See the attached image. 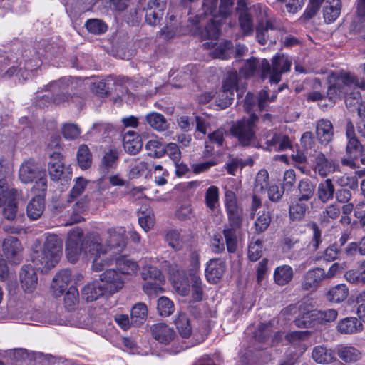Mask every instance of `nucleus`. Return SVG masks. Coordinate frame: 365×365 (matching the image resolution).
I'll list each match as a JSON object with an SVG mask.
<instances>
[{"label": "nucleus", "instance_id": "obj_29", "mask_svg": "<svg viewBox=\"0 0 365 365\" xmlns=\"http://www.w3.org/2000/svg\"><path fill=\"white\" fill-rule=\"evenodd\" d=\"M338 356L346 363H354L361 358V351L354 346L340 345L337 347Z\"/></svg>", "mask_w": 365, "mask_h": 365}, {"label": "nucleus", "instance_id": "obj_17", "mask_svg": "<svg viewBox=\"0 0 365 365\" xmlns=\"http://www.w3.org/2000/svg\"><path fill=\"white\" fill-rule=\"evenodd\" d=\"M225 269L226 264L224 260L221 259H210L205 269L207 280L212 284L217 283L223 276Z\"/></svg>", "mask_w": 365, "mask_h": 365}, {"label": "nucleus", "instance_id": "obj_27", "mask_svg": "<svg viewBox=\"0 0 365 365\" xmlns=\"http://www.w3.org/2000/svg\"><path fill=\"white\" fill-rule=\"evenodd\" d=\"M64 164L62 156L58 153H53L50 156L48 173L51 180H58L63 173Z\"/></svg>", "mask_w": 365, "mask_h": 365}, {"label": "nucleus", "instance_id": "obj_23", "mask_svg": "<svg viewBox=\"0 0 365 365\" xmlns=\"http://www.w3.org/2000/svg\"><path fill=\"white\" fill-rule=\"evenodd\" d=\"M123 145L125 152L135 155L143 147L140 136L134 131H128L123 135Z\"/></svg>", "mask_w": 365, "mask_h": 365}, {"label": "nucleus", "instance_id": "obj_6", "mask_svg": "<svg viewBox=\"0 0 365 365\" xmlns=\"http://www.w3.org/2000/svg\"><path fill=\"white\" fill-rule=\"evenodd\" d=\"M19 178L24 184L35 182L34 189L38 192H43L46 190V174L33 160H27L21 163L19 170Z\"/></svg>", "mask_w": 365, "mask_h": 365}, {"label": "nucleus", "instance_id": "obj_45", "mask_svg": "<svg viewBox=\"0 0 365 365\" xmlns=\"http://www.w3.org/2000/svg\"><path fill=\"white\" fill-rule=\"evenodd\" d=\"M77 160L78 165L82 170H86L91 165L92 155L86 145L82 144L78 147Z\"/></svg>", "mask_w": 365, "mask_h": 365}, {"label": "nucleus", "instance_id": "obj_7", "mask_svg": "<svg viewBox=\"0 0 365 365\" xmlns=\"http://www.w3.org/2000/svg\"><path fill=\"white\" fill-rule=\"evenodd\" d=\"M238 75L236 71L227 74L222 88L214 94L216 106L225 109L231 105L234 98V91L237 89Z\"/></svg>", "mask_w": 365, "mask_h": 365}, {"label": "nucleus", "instance_id": "obj_15", "mask_svg": "<svg viewBox=\"0 0 365 365\" xmlns=\"http://www.w3.org/2000/svg\"><path fill=\"white\" fill-rule=\"evenodd\" d=\"M346 135L347 138L346 154L351 158H357L362 151V145L356 138L354 126L350 120L346 124Z\"/></svg>", "mask_w": 365, "mask_h": 365}, {"label": "nucleus", "instance_id": "obj_33", "mask_svg": "<svg viewBox=\"0 0 365 365\" xmlns=\"http://www.w3.org/2000/svg\"><path fill=\"white\" fill-rule=\"evenodd\" d=\"M293 274V269L290 266H279L274 272V280L277 284L284 286L292 279Z\"/></svg>", "mask_w": 365, "mask_h": 365}, {"label": "nucleus", "instance_id": "obj_54", "mask_svg": "<svg viewBox=\"0 0 365 365\" xmlns=\"http://www.w3.org/2000/svg\"><path fill=\"white\" fill-rule=\"evenodd\" d=\"M87 185V181L83 178H78L72 189L70 191L68 202H73L84 191Z\"/></svg>", "mask_w": 365, "mask_h": 365}, {"label": "nucleus", "instance_id": "obj_16", "mask_svg": "<svg viewBox=\"0 0 365 365\" xmlns=\"http://www.w3.org/2000/svg\"><path fill=\"white\" fill-rule=\"evenodd\" d=\"M337 165L332 160L327 158L322 153H319L314 158V171L322 178L333 173L336 170Z\"/></svg>", "mask_w": 365, "mask_h": 365}, {"label": "nucleus", "instance_id": "obj_62", "mask_svg": "<svg viewBox=\"0 0 365 365\" xmlns=\"http://www.w3.org/2000/svg\"><path fill=\"white\" fill-rule=\"evenodd\" d=\"M65 307L68 309H73L78 302V292L74 287H71L66 292L64 298Z\"/></svg>", "mask_w": 365, "mask_h": 365}, {"label": "nucleus", "instance_id": "obj_28", "mask_svg": "<svg viewBox=\"0 0 365 365\" xmlns=\"http://www.w3.org/2000/svg\"><path fill=\"white\" fill-rule=\"evenodd\" d=\"M316 133L319 140L322 143H328L334 135L333 126L328 120L322 119L318 121L316 127Z\"/></svg>", "mask_w": 365, "mask_h": 365}, {"label": "nucleus", "instance_id": "obj_48", "mask_svg": "<svg viewBox=\"0 0 365 365\" xmlns=\"http://www.w3.org/2000/svg\"><path fill=\"white\" fill-rule=\"evenodd\" d=\"M61 50L62 48L54 43H48L46 41L43 40L39 42L37 53L47 58L55 56L57 53H60Z\"/></svg>", "mask_w": 365, "mask_h": 365}, {"label": "nucleus", "instance_id": "obj_8", "mask_svg": "<svg viewBox=\"0 0 365 365\" xmlns=\"http://www.w3.org/2000/svg\"><path fill=\"white\" fill-rule=\"evenodd\" d=\"M99 280L106 294H113L124 286L125 280L122 274L114 269H109L101 273Z\"/></svg>", "mask_w": 365, "mask_h": 365}, {"label": "nucleus", "instance_id": "obj_60", "mask_svg": "<svg viewBox=\"0 0 365 365\" xmlns=\"http://www.w3.org/2000/svg\"><path fill=\"white\" fill-rule=\"evenodd\" d=\"M269 184V175L266 170H261L256 176L255 190L256 192H262L267 188Z\"/></svg>", "mask_w": 365, "mask_h": 365}, {"label": "nucleus", "instance_id": "obj_38", "mask_svg": "<svg viewBox=\"0 0 365 365\" xmlns=\"http://www.w3.org/2000/svg\"><path fill=\"white\" fill-rule=\"evenodd\" d=\"M88 208L87 200L85 198H81L78 200L73 207L72 212L70 216L69 224H75L81 222L83 220L82 215L86 211Z\"/></svg>", "mask_w": 365, "mask_h": 365}, {"label": "nucleus", "instance_id": "obj_20", "mask_svg": "<svg viewBox=\"0 0 365 365\" xmlns=\"http://www.w3.org/2000/svg\"><path fill=\"white\" fill-rule=\"evenodd\" d=\"M152 335L155 339L162 344H169L176 336L175 331L163 323H158L151 327Z\"/></svg>", "mask_w": 365, "mask_h": 365}, {"label": "nucleus", "instance_id": "obj_24", "mask_svg": "<svg viewBox=\"0 0 365 365\" xmlns=\"http://www.w3.org/2000/svg\"><path fill=\"white\" fill-rule=\"evenodd\" d=\"M336 329L342 334H354L362 331L363 324L356 317H346L338 322Z\"/></svg>", "mask_w": 365, "mask_h": 365}, {"label": "nucleus", "instance_id": "obj_36", "mask_svg": "<svg viewBox=\"0 0 365 365\" xmlns=\"http://www.w3.org/2000/svg\"><path fill=\"white\" fill-rule=\"evenodd\" d=\"M165 241L172 249L176 251L181 250L185 244L183 235L177 230L168 231L165 235Z\"/></svg>", "mask_w": 365, "mask_h": 365}, {"label": "nucleus", "instance_id": "obj_18", "mask_svg": "<svg viewBox=\"0 0 365 365\" xmlns=\"http://www.w3.org/2000/svg\"><path fill=\"white\" fill-rule=\"evenodd\" d=\"M71 272L69 269H62L56 273L51 284V290L54 297H59L64 293L71 282Z\"/></svg>", "mask_w": 365, "mask_h": 365}, {"label": "nucleus", "instance_id": "obj_40", "mask_svg": "<svg viewBox=\"0 0 365 365\" xmlns=\"http://www.w3.org/2000/svg\"><path fill=\"white\" fill-rule=\"evenodd\" d=\"M349 290L344 284H338L331 288L327 293V299L329 302L339 303L346 299Z\"/></svg>", "mask_w": 365, "mask_h": 365}, {"label": "nucleus", "instance_id": "obj_32", "mask_svg": "<svg viewBox=\"0 0 365 365\" xmlns=\"http://www.w3.org/2000/svg\"><path fill=\"white\" fill-rule=\"evenodd\" d=\"M145 120L152 128L159 132L165 131L169 127V123L164 115L157 112L148 113Z\"/></svg>", "mask_w": 365, "mask_h": 365}, {"label": "nucleus", "instance_id": "obj_13", "mask_svg": "<svg viewBox=\"0 0 365 365\" xmlns=\"http://www.w3.org/2000/svg\"><path fill=\"white\" fill-rule=\"evenodd\" d=\"M270 71V63L266 59L261 61L255 58L247 60L240 68V73L246 78L260 74L262 78L267 77V73Z\"/></svg>", "mask_w": 365, "mask_h": 365}, {"label": "nucleus", "instance_id": "obj_49", "mask_svg": "<svg viewBox=\"0 0 365 365\" xmlns=\"http://www.w3.org/2000/svg\"><path fill=\"white\" fill-rule=\"evenodd\" d=\"M314 310H311L309 308H301L300 314L298 317L294 320V324L298 327H312L317 324V320H312V319L308 318L310 314H312Z\"/></svg>", "mask_w": 365, "mask_h": 365}, {"label": "nucleus", "instance_id": "obj_21", "mask_svg": "<svg viewBox=\"0 0 365 365\" xmlns=\"http://www.w3.org/2000/svg\"><path fill=\"white\" fill-rule=\"evenodd\" d=\"M323 279H324L323 269L316 268L309 270L303 277L302 287L304 290L313 291L317 289Z\"/></svg>", "mask_w": 365, "mask_h": 365}, {"label": "nucleus", "instance_id": "obj_52", "mask_svg": "<svg viewBox=\"0 0 365 365\" xmlns=\"http://www.w3.org/2000/svg\"><path fill=\"white\" fill-rule=\"evenodd\" d=\"M141 277L145 281L153 279L160 282H163L165 280L161 271L157 267L150 265L143 267Z\"/></svg>", "mask_w": 365, "mask_h": 365}, {"label": "nucleus", "instance_id": "obj_25", "mask_svg": "<svg viewBox=\"0 0 365 365\" xmlns=\"http://www.w3.org/2000/svg\"><path fill=\"white\" fill-rule=\"evenodd\" d=\"M43 192L38 194L33 197L29 202L26 212L28 217L31 220H36L41 216L45 208Z\"/></svg>", "mask_w": 365, "mask_h": 365}, {"label": "nucleus", "instance_id": "obj_39", "mask_svg": "<svg viewBox=\"0 0 365 365\" xmlns=\"http://www.w3.org/2000/svg\"><path fill=\"white\" fill-rule=\"evenodd\" d=\"M220 190L217 186L209 187L205 195V205L210 210L215 212L219 207Z\"/></svg>", "mask_w": 365, "mask_h": 365}, {"label": "nucleus", "instance_id": "obj_19", "mask_svg": "<svg viewBox=\"0 0 365 365\" xmlns=\"http://www.w3.org/2000/svg\"><path fill=\"white\" fill-rule=\"evenodd\" d=\"M20 282L25 292H32L36 289L38 283L35 269L31 265L24 266L20 273Z\"/></svg>", "mask_w": 365, "mask_h": 365}, {"label": "nucleus", "instance_id": "obj_31", "mask_svg": "<svg viewBox=\"0 0 365 365\" xmlns=\"http://www.w3.org/2000/svg\"><path fill=\"white\" fill-rule=\"evenodd\" d=\"M308 318L317 320V324H327L334 322L338 317V311L335 309H327L324 310H314Z\"/></svg>", "mask_w": 365, "mask_h": 365}, {"label": "nucleus", "instance_id": "obj_56", "mask_svg": "<svg viewBox=\"0 0 365 365\" xmlns=\"http://www.w3.org/2000/svg\"><path fill=\"white\" fill-rule=\"evenodd\" d=\"M61 133L66 139L74 140L80 136L81 129L75 123H66L62 125Z\"/></svg>", "mask_w": 365, "mask_h": 365}, {"label": "nucleus", "instance_id": "obj_47", "mask_svg": "<svg viewBox=\"0 0 365 365\" xmlns=\"http://www.w3.org/2000/svg\"><path fill=\"white\" fill-rule=\"evenodd\" d=\"M307 205L299 199L291 202L289 212L292 220H300L304 215L307 210Z\"/></svg>", "mask_w": 365, "mask_h": 365}, {"label": "nucleus", "instance_id": "obj_35", "mask_svg": "<svg viewBox=\"0 0 365 365\" xmlns=\"http://www.w3.org/2000/svg\"><path fill=\"white\" fill-rule=\"evenodd\" d=\"M341 9V0H327L324 8V17L328 21H334L339 16Z\"/></svg>", "mask_w": 365, "mask_h": 365}, {"label": "nucleus", "instance_id": "obj_55", "mask_svg": "<svg viewBox=\"0 0 365 365\" xmlns=\"http://www.w3.org/2000/svg\"><path fill=\"white\" fill-rule=\"evenodd\" d=\"M271 222V216L269 212H259L258 217L255 222V228L257 233L264 232Z\"/></svg>", "mask_w": 365, "mask_h": 365}, {"label": "nucleus", "instance_id": "obj_1", "mask_svg": "<svg viewBox=\"0 0 365 365\" xmlns=\"http://www.w3.org/2000/svg\"><path fill=\"white\" fill-rule=\"evenodd\" d=\"M125 232L123 227H115L107 229L103 237L97 232L84 237L83 230L75 227L68 233L67 258L75 263L81 257H89L94 272H101L115 262L120 274H134L139 268L137 262L120 255L126 246Z\"/></svg>", "mask_w": 365, "mask_h": 365}, {"label": "nucleus", "instance_id": "obj_41", "mask_svg": "<svg viewBox=\"0 0 365 365\" xmlns=\"http://www.w3.org/2000/svg\"><path fill=\"white\" fill-rule=\"evenodd\" d=\"M312 354V359L318 364H328L334 359L331 351L323 346L314 347Z\"/></svg>", "mask_w": 365, "mask_h": 365}, {"label": "nucleus", "instance_id": "obj_51", "mask_svg": "<svg viewBox=\"0 0 365 365\" xmlns=\"http://www.w3.org/2000/svg\"><path fill=\"white\" fill-rule=\"evenodd\" d=\"M263 241L260 239L252 240L248 246V258L250 261H257L262 255Z\"/></svg>", "mask_w": 365, "mask_h": 365}, {"label": "nucleus", "instance_id": "obj_58", "mask_svg": "<svg viewBox=\"0 0 365 365\" xmlns=\"http://www.w3.org/2000/svg\"><path fill=\"white\" fill-rule=\"evenodd\" d=\"M220 24H205V30L195 33V35L200 36L202 38L215 40L220 35Z\"/></svg>", "mask_w": 365, "mask_h": 365}, {"label": "nucleus", "instance_id": "obj_59", "mask_svg": "<svg viewBox=\"0 0 365 365\" xmlns=\"http://www.w3.org/2000/svg\"><path fill=\"white\" fill-rule=\"evenodd\" d=\"M218 0H203L202 10L204 16H210L211 18L208 23H216L212 18L217 17V4Z\"/></svg>", "mask_w": 365, "mask_h": 365}, {"label": "nucleus", "instance_id": "obj_11", "mask_svg": "<svg viewBox=\"0 0 365 365\" xmlns=\"http://www.w3.org/2000/svg\"><path fill=\"white\" fill-rule=\"evenodd\" d=\"M168 274L175 291L182 296L187 295L190 286L185 271L178 264H172L168 266Z\"/></svg>", "mask_w": 365, "mask_h": 365}, {"label": "nucleus", "instance_id": "obj_34", "mask_svg": "<svg viewBox=\"0 0 365 365\" xmlns=\"http://www.w3.org/2000/svg\"><path fill=\"white\" fill-rule=\"evenodd\" d=\"M148 308L144 303H138L131 309L130 322L134 326H140L147 319Z\"/></svg>", "mask_w": 365, "mask_h": 365}, {"label": "nucleus", "instance_id": "obj_10", "mask_svg": "<svg viewBox=\"0 0 365 365\" xmlns=\"http://www.w3.org/2000/svg\"><path fill=\"white\" fill-rule=\"evenodd\" d=\"M292 62L289 57L284 54H276L272 59L270 71L267 73L269 76L271 83H277L281 81L282 74L290 71Z\"/></svg>", "mask_w": 365, "mask_h": 365}, {"label": "nucleus", "instance_id": "obj_53", "mask_svg": "<svg viewBox=\"0 0 365 365\" xmlns=\"http://www.w3.org/2000/svg\"><path fill=\"white\" fill-rule=\"evenodd\" d=\"M157 309L160 316L168 317L174 312V304L168 297H161L158 300Z\"/></svg>", "mask_w": 365, "mask_h": 365}, {"label": "nucleus", "instance_id": "obj_14", "mask_svg": "<svg viewBox=\"0 0 365 365\" xmlns=\"http://www.w3.org/2000/svg\"><path fill=\"white\" fill-rule=\"evenodd\" d=\"M3 252L8 260L13 264H19L21 260L22 246L14 237H9L3 242Z\"/></svg>", "mask_w": 365, "mask_h": 365}, {"label": "nucleus", "instance_id": "obj_46", "mask_svg": "<svg viewBox=\"0 0 365 365\" xmlns=\"http://www.w3.org/2000/svg\"><path fill=\"white\" fill-rule=\"evenodd\" d=\"M237 228L230 225V227H225L223 230L227 250L230 253L235 252L237 248Z\"/></svg>", "mask_w": 365, "mask_h": 365}, {"label": "nucleus", "instance_id": "obj_42", "mask_svg": "<svg viewBox=\"0 0 365 365\" xmlns=\"http://www.w3.org/2000/svg\"><path fill=\"white\" fill-rule=\"evenodd\" d=\"M341 212L340 207L335 205L331 204L323 210L319 215V220L322 225H327L331 220H334L339 217Z\"/></svg>", "mask_w": 365, "mask_h": 365}, {"label": "nucleus", "instance_id": "obj_44", "mask_svg": "<svg viewBox=\"0 0 365 365\" xmlns=\"http://www.w3.org/2000/svg\"><path fill=\"white\" fill-rule=\"evenodd\" d=\"M299 201H308L314 195V186L309 179H303L298 185Z\"/></svg>", "mask_w": 365, "mask_h": 365}, {"label": "nucleus", "instance_id": "obj_5", "mask_svg": "<svg viewBox=\"0 0 365 365\" xmlns=\"http://www.w3.org/2000/svg\"><path fill=\"white\" fill-rule=\"evenodd\" d=\"M257 121V116L251 114L248 118H243L235 123L230 128V132L242 145L259 147L260 145L254 130Z\"/></svg>", "mask_w": 365, "mask_h": 365}, {"label": "nucleus", "instance_id": "obj_63", "mask_svg": "<svg viewBox=\"0 0 365 365\" xmlns=\"http://www.w3.org/2000/svg\"><path fill=\"white\" fill-rule=\"evenodd\" d=\"M234 0H220L218 9H217V17L227 19L232 12Z\"/></svg>", "mask_w": 365, "mask_h": 365}, {"label": "nucleus", "instance_id": "obj_9", "mask_svg": "<svg viewBox=\"0 0 365 365\" xmlns=\"http://www.w3.org/2000/svg\"><path fill=\"white\" fill-rule=\"evenodd\" d=\"M261 141L266 145L262 148L269 151L279 152L292 146L291 140L287 135L277 132L266 133L262 137Z\"/></svg>", "mask_w": 365, "mask_h": 365}, {"label": "nucleus", "instance_id": "obj_43", "mask_svg": "<svg viewBox=\"0 0 365 365\" xmlns=\"http://www.w3.org/2000/svg\"><path fill=\"white\" fill-rule=\"evenodd\" d=\"M143 14L145 15V23L160 21L163 14L155 2H150L146 9L140 11V14Z\"/></svg>", "mask_w": 365, "mask_h": 365}, {"label": "nucleus", "instance_id": "obj_64", "mask_svg": "<svg viewBox=\"0 0 365 365\" xmlns=\"http://www.w3.org/2000/svg\"><path fill=\"white\" fill-rule=\"evenodd\" d=\"M232 45L230 41H224L213 51L212 56L220 59H227L230 55Z\"/></svg>", "mask_w": 365, "mask_h": 365}, {"label": "nucleus", "instance_id": "obj_2", "mask_svg": "<svg viewBox=\"0 0 365 365\" xmlns=\"http://www.w3.org/2000/svg\"><path fill=\"white\" fill-rule=\"evenodd\" d=\"M363 72L365 76V63L362 65ZM329 86L327 88V97L335 103L338 99L346 98L359 100L360 93L356 89H365V79L359 80L352 74L346 72H332L327 78Z\"/></svg>", "mask_w": 365, "mask_h": 365}, {"label": "nucleus", "instance_id": "obj_61", "mask_svg": "<svg viewBox=\"0 0 365 365\" xmlns=\"http://www.w3.org/2000/svg\"><path fill=\"white\" fill-rule=\"evenodd\" d=\"M118 153L115 149H110L106 152L103 156L101 164L106 169L113 168L118 161Z\"/></svg>", "mask_w": 365, "mask_h": 365}, {"label": "nucleus", "instance_id": "obj_37", "mask_svg": "<svg viewBox=\"0 0 365 365\" xmlns=\"http://www.w3.org/2000/svg\"><path fill=\"white\" fill-rule=\"evenodd\" d=\"M175 324L182 337L188 338L191 336L192 329L186 314L180 313L175 320Z\"/></svg>", "mask_w": 365, "mask_h": 365}, {"label": "nucleus", "instance_id": "obj_4", "mask_svg": "<svg viewBox=\"0 0 365 365\" xmlns=\"http://www.w3.org/2000/svg\"><path fill=\"white\" fill-rule=\"evenodd\" d=\"M236 13L240 23H272L268 8L261 4L250 5L249 0H237Z\"/></svg>", "mask_w": 365, "mask_h": 365}, {"label": "nucleus", "instance_id": "obj_3", "mask_svg": "<svg viewBox=\"0 0 365 365\" xmlns=\"http://www.w3.org/2000/svg\"><path fill=\"white\" fill-rule=\"evenodd\" d=\"M62 252L63 240L56 235H48L43 247L33 251L31 260L36 269L47 272L58 263Z\"/></svg>", "mask_w": 365, "mask_h": 365}, {"label": "nucleus", "instance_id": "obj_30", "mask_svg": "<svg viewBox=\"0 0 365 365\" xmlns=\"http://www.w3.org/2000/svg\"><path fill=\"white\" fill-rule=\"evenodd\" d=\"M334 192L335 187L330 178H327L319 183L317 195L322 202L326 203L333 199Z\"/></svg>", "mask_w": 365, "mask_h": 365}, {"label": "nucleus", "instance_id": "obj_57", "mask_svg": "<svg viewBox=\"0 0 365 365\" xmlns=\"http://www.w3.org/2000/svg\"><path fill=\"white\" fill-rule=\"evenodd\" d=\"M190 280L192 282V298L195 301L199 302L202 300L203 294L201 279L199 274L192 273Z\"/></svg>", "mask_w": 365, "mask_h": 365}, {"label": "nucleus", "instance_id": "obj_22", "mask_svg": "<svg viewBox=\"0 0 365 365\" xmlns=\"http://www.w3.org/2000/svg\"><path fill=\"white\" fill-rule=\"evenodd\" d=\"M8 197L0 207H3L2 215L8 220H14L16 218L18 207L16 205V198L19 196L17 190H11L8 192Z\"/></svg>", "mask_w": 365, "mask_h": 365}, {"label": "nucleus", "instance_id": "obj_12", "mask_svg": "<svg viewBox=\"0 0 365 365\" xmlns=\"http://www.w3.org/2000/svg\"><path fill=\"white\" fill-rule=\"evenodd\" d=\"M225 197V205L230 225L240 227L242 224V210L237 204L235 194L232 191L227 190Z\"/></svg>", "mask_w": 365, "mask_h": 365}, {"label": "nucleus", "instance_id": "obj_50", "mask_svg": "<svg viewBox=\"0 0 365 365\" xmlns=\"http://www.w3.org/2000/svg\"><path fill=\"white\" fill-rule=\"evenodd\" d=\"M148 155L155 158H161L165 155L164 146L157 138L150 139L145 145Z\"/></svg>", "mask_w": 365, "mask_h": 365}, {"label": "nucleus", "instance_id": "obj_26", "mask_svg": "<svg viewBox=\"0 0 365 365\" xmlns=\"http://www.w3.org/2000/svg\"><path fill=\"white\" fill-rule=\"evenodd\" d=\"M82 297L87 302H93L106 294L100 282L92 281L86 284L81 290Z\"/></svg>", "mask_w": 365, "mask_h": 365}]
</instances>
